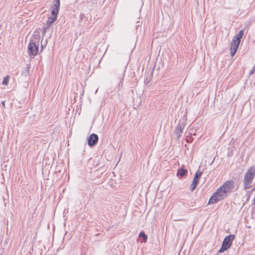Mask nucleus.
I'll return each mask as SVG.
<instances>
[{"mask_svg": "<svg viewBox=\"0 0 255 255\" xmlns=\"http://www.w3.org/2000/svg\"><path fill=\"white\" fill-rule=\"evenodd\" d=\"M228 195L226 190H224L221 186L210 197L208 201V204H214L222 201L227 198Z\"/></svg>", "mask_w": 255, "mask_h": 255, "instance_id": "nucleus-1", "label": "nucleus"}, {"mask_svg": "<svg viewBox=\"0 0 255 255\" xmlns=\"http://www.w3.org/2000/svg\"><path fill=\"white\" fill-rule=\"evenodd\" d=\"M38 50V46L33 41H30L28 46V52L31 58L36 55Z\"/></svg>", "mask_w": 255, "mask_h": 255, "instance_id": "nucleus-2", "label": "nucleus"}, {"mask_svg": "<svg viewBox=\"0 0 255 255\" xmlns=\"http://www.w3.org/2000/svg\"><path fill=\"white\" fill-rule=\"evenodd\" d=\"M255 176V166H252L248 169L244 179L253 181Z\"/></svg>", "mask_w": 255, "mask_h": 255, "instance_id": "nucleus-3", "label": "nucleus"}, {"mask_svg": "<svg viewBox=\"0 0 255 255\" xmlns=\"http://www.w3.org/2000/svg\"><path fill=\"white\" fill-rule=\"evenodd\" d=\"M202 172L198 170L194 176L192 182L190 186V190L193 191L195 189L197 184L198 183L199 179L201 178Z\"/></svg>", "mask_w": 255, "mask_h": 255, "instance_id": "nucleus-4", "label": "nucleus"}, {"mask_svg": "<svg viewBox=\"0 0 255 255\" xmlns=\"http://www.w3.org/2000/svg\"><path fill=\"white\" fill-rule=\"evenodd\" d=\"M234 186V182L231 180H228L226 181L221 187L223 188L224 190H226L227 193L229 194L231 193L232 190L233 189Z\"/></svg>", "mask_w": 255, "mask_h": 255, "instance_id": "nucleus-5", "label": "nucleus"}, {"mask_svg": "<svg viewBox=\"0 0 255 255\" xmlns=\"http://www.w3.org/2000/svg\"><path fill=\"white\" fill-rule=\"evenodd\" d=\"M235 239V236L234 235H230L226 237L223 242L222 245L224 248L229 249L232 245V242Z\"/></svg>", "mask_w": 255, "mask_h": 255, "instance_id": "nucleus-6", "label": "nucleus"}, {"mask_svg": "<svg viewBox=\"0 0 255 255\" xmlns=\"http://www.w3.org/2000/svg\"><path fill=\"white\" fill-rule=\"evenodd\" d=\"M98 136L95 133L91 134L88 138V144L92 147L96 144L98 141Z\"/></svg>", "mask_w": 255, "mask_h": 255, "instance_id": "nucleus-7", "label": "nucleus"}, {"mask_svg": "<svg viewBox=\"0 0 255 255\" xmlns=\"http://www.w3.org/2000/svg\"><path fill=\"white\" fill-rule=\"evenodd\" d=\"M184 127L185 124L184 122H182L181 123L179 122L177 127L175 128L174 132L177 135V138H179L180 137L181 135V133L182 132Z\"/></svg>", "mask_w": 255, "mask_h": 255, "instance_id": "nucleus-8", "label": "nucleus"}, {"mask_svg": "<svg viewBox=\"0 0 255 255\" xmlns=\"http://www.w3.org/2000/svg\"><path fill=\"white\" fill-rule=\"evenodd\" d=\"M240 43V40H235V38H234L231 43V50L237 51Z\"/></svg>", "mask_w": 255, "mask_h": 255, "instance_id": "nucleus-9", "label": "nucleus"}, {"mask_svg": "<svg viewBox=\"0 0 255 255\" xmlns=\"http://www.w3.org/2000/svg\"><path fill=\"white\" fill-rule=\"evenodd\" d=\"M253 181L244 179L243 185L245 190L249 189L252 187Z\"/></svg>", "mask_w": 255, "mask_h": 255, "instance_id": "nucleus-10", "label": "nucleus"}, {"mask_svg": "<svg viewBox=\"0 0 255 255\" xmlns=\"http://www.w3.org/2000/svg\"><path fill=\"white\" fill-rule=\"evenodd\" d=\"M177 175L180 177H184L187 174V170L183 168L178 169L177 173Z\"/></svg>", "mask_w": 255, "mask_h": 255, "instance_id": "nucleus-11", "label": "nucleus"}, {"mask_svg": "<svg viewBox=\"0 0 255 255\" xmlns=\"http://www.w3.org/2000/svg\"><path fill=\"white\" fill-rule=\"evenodd\" d=\"M56 20V18L55 16H50L48 18V19L46 21V26L48 27H49L51 24L53 23Z\"/></svg>", "mask_w": 255, "mask_h": 255, "instance_id": "nucleus-12", "label": "nucleus"}, {"mask_svg": "<svg viewBox=\"0 0 255 255\" xmlns=\"http://www.w3.org/2000/svg\"><path fill=\"white\" fill-rule=\"evenodd\" d=\"M60 8V0H54L53 1L52 8L55 9L59 10Z\"/></svg>", "mask_w": 255, "mask_h": 255, "instance_id": "nucleus-13", "label": "nucleus"}, {"mask_svg": "<svg viewBox=\"0 0 255 255\" xmlns=\"http://www.w3.org/2000/svg\"><path fill=\"white\" fill-rule=\"evenodd\" d=\"M244 30H241L239 31V33L234 37V38H235V40H241V39L243 37V36L244 35Z\"/></svg>", "mask_w": 255, "mask_h": 255, "instance_id": "nucleus-14", "label": "nucleus"}, {"mask_svg": "<svg viewBox=\"0 0 255 255\" xmlns=\"http://www.w3.org/2000/svg\"><path fill=\"white\" fill-rule=\"evenodd\" d=\"M139 237L140 238H142L143 241L144 242H146L147 240V236L145 234V233L142 231L139 234Z\"/></svg>", "mask_w": 255, "mask_h": 255, "instance_id": "nucleus-15", "label": "nucleus"}, {"mask_svg": "<svg viewBox=\"0 0 255 255\" xmlns=\"http://www.w3.org/2000/svg\"><path fill=\"white\" fill-rule=\"evenodd\" d=\"M10 77L9 76H7L3 78V80L2 82V84L4 85H7L8 83Z\"/></svg>", "mask_w": 255, "mask_h": 255, "instance_id": "nucleus-16", "label": "nucleus"}, {"mask_svg": "<svg viewBox=\"0 0 255 255\" xmlns=\"http://www.w3.org/2000/svg\"><path fill=\"white\" fill-rule=\"evenodd\" d=\"M255 187L254 188H253L251 191L247 192V193L246 194V196H247V201H248L249 200V199L250 198L251 195L255 191Z\"/></svg>", "mask_w": 255, "mask_h": 255, "instance_id": "nucleus-17", "label": "nucleus"}, {"mask_svg": "<svg viewBox=\"0 0 255 255\" xmlns=\"http://www.w3.org/2000/svg\"><path fill=\"white\" fill-rule=\"evenodd\" d=\"M58 12H59L58 10L52 8V9L51 10V14L52 15V16H55L56 18H57V15Z\"/></svg>", "mask_w": 255, "mask_h": 255, "instance_id": "nucleus-18", "label": "nucleus"}, {"mask_svg": "<svg viewBox=\"0 0 255 255\" xmlns=\"http://www.w3.org/2000/svg\"><path fill=\"white\" fill-rule=\"evenodd\" d=\"M227 249H228V248H224V246L222 245L221 248L219 251V253H223L225 251L227 250Z\"/></svg>", "mask_w": 255, "mask_h": 255, "instance_id": "nucleus-19", "label": "nucleus"}, {"mask_svg": "<svg viewBox=\"0 0 255 255\" xmlns=\"http://www.w3.org/2000/svg\"><path fill=\"white\" fill-rule=\"evenodd\" d=\"M29 67L28 66H27L26 67V72H24V75L26 76L29 74Z\"/></svg>", "mask_w": 255, "mask_h": 255, "instance_id": "nucleus-20", "label": "nucleus"}, {"mask_svg": "<svg viewBox=\"0 0 255 255\" xmlns=\"http://www.w3.org/2000/svg\"><path fill=\"white\" fill-rule=\"evenodd\" d=\"M237 51L235 50H231V55L233 57L234 56Z\"/></svg>", "mask_w": 255, "mask_h": 255, "instance_id": "nucleus-21", "label": "nucleus"}, {"mask_svg": "<svg viewBox=\"0 0 255 255\" xmlns=\"http://www.w3.org/2000/svg\"><path fill=\"white\" fill-rule=\"evenodd\" d=\"M48 28V27H47V26L43 27V30L44 33H45L46 32V31L47 30Z\"/></svg>", "mask_w": 255, "mask_h": 255, "instance_id": "nucleus-22", "label": "nucleus"}, {"mask_svg": "<svg viewBox=\"0 0 255 255\" xmlns=\"http://www.w3.org/2000/svg\"><path fill=\"white\" fill-rule=\"evenodd\" d=\"M85 17L84 14H81L80 15V18L81 20H82L83 18Z\"/></svg>", "mask_w": 255, "mask_h": 255, "instance_id": "nucleus-23", "label": "nucleus"}, {"mask_svg": "<svg viewBox=\"0 0 255 255\" xmlns=\"http://www.w3.org/2000/svg\"><path fill=\"white\" fill-rule=\"evenodd\" d=\"M255 69H253L252 71H250V75H252L254 73Z\"/></svg>", "mask_w": 255, "mask_h": 255, "instance_id": "nucleus-24", "label": "nucleus"}, {"mask_svg": "<svg viewBox=\"0 0 255 255\" xmlns=\"http://www.w3.org/2000/svg\"><path fill=\"white\" fill-rule=\"evenodd\" d=\"M1 104L4 107H5V101L1 102Z\"/></svg>", "mask_w": 255, "mask_h": 255, "instance_id": "nucleus-25", "label": "nucleus"}, {"mask_svg": "<svg viewBox=\"0 0 255 255\" xmlns=\"http://www.w3.org/2000/svg\"><path fill=\"white\" fill-rule=\"evenodd\" d=\"M123 80H124V75L123 76V77L121 79V82L120 83V84L122 83V81H123Z\"/></svg>", "mask_w": 255, "mask_h": 255, "instance_id": "nucleus-26", "label": "nucleus"}, {"mask_svg": "<svg viewBox=\"0 0 255 255\" xmlns=\"http://www.w3.org/2000/svg\"><path fill=\"white\" fill-rule=\"evenodd\" d=\"M253 205H255V197H254V202L253 203Z\"/></svg>", "mask_w": 255, "mask_h": 255, "instance_id": "nucleus-27", "label": "nucleus"}, {"mask_svg": "<svg viewBox=\"0 0 255 255\" xmlns=\"http://www.w3.org/2000/svg\"><path fill=\"white\" fill-rule=\"evenodd\" d=\"M43 48V45H41V50Z\"/></svg>", "mask_w": 255, "mask_h": 255, "instance_id": "nucleus-28", "label": "nucleus"}]
</instances>
